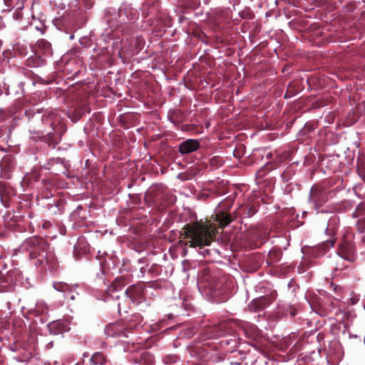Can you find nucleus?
<instances>
[{
  "label": "nucleus",
  "instance_id": "864d4df0",
  "mask_svg": "<svg viewBox=\"0 0 365 365\" xmlns=\"http://www.w3.org/2000/svg\"><path fill=\"white\" fill-rule=\"evenodd\" d=\"M2 251H3V248H2V247L0 246V257H1Z\"/></svg>",
  "mask_w": 365,
  "mask_h": 365
},
{
  "label": "nucleus",
  "instance_id": "7c9ffc66",
  "mask_svg": "<svg viewBox=\"0 0 365 365\" xmlns=\"http://www.w3.org/2000/svg\"><path fill=\"white\" fill-rule=\"evenodd\" d=\"M143 320V317L139 313H135L130 316L129 322L127 325H125L128 327V330L129 331L130 329H132L139 324Z\"/></svg>",
  "mask_w": 365,
  "mask_h": 365
},
{
  "label": "nucleus",
  "instance_id": "4be33fe9",
  "mask_svg": "<svg viewBox=\"0 0 365 365\" xmlns=\"http://www.w3.org/2000/svg\"><path fill=\"white\" fill-rule=\"evenodd\" d=\"M334 309V302H318L313 309L321 316H327Z\"/></svg>",
  "mask_w": 365,
  "mask_h": 365
},
{
  "label": "nucleus",
  "instance_id": "8fccbe9b",
  "mask_svg": "<svg viewBox=\"0 0 365 365\" xmlns=\"http://www.w3.org/2000/svg\"><path fill=\"white\" fill-rule=\"evenodd\" d=\"M49 226H50V222H45L43 224V227L45 229L48 228Z\"/></svg>",
  "mask_w": 365,
  "mask_h": 365
},
{
  "label": "nucleus",
  "instance_id": "9b49d317",
  "mask_svg": "<svg viewBox=\"0 0 365 365\" xmlns=\"http://www.w3.org/2000/svg\"><path fill=\"white\" fill-rule=\"evenodd\" d=\"M145 286L143 283H137L128 287L125 294L133 303L139 304L145 299Z\"/></svg>",
  "mask_w": 365,
  "mask_h": 365
},
{
  "label": "nucleus",
  "instance_id": "ddd939ff",
  "mask_svg": "<svg viewBox=\"0 0 365 365\" xmlns=\"http://www.w3.org/2000/svg\"><path fill=\"white\" fill-rule=\"evenodd\" d=\"M43 125H46L48 129L53 133L59 132L60 131V118L57 116V115L53 111H46L44 113V118H43Z\"/></svg>",
  "mask_w": 365,
  "mask_h": 365
},
{
  "label": "nucleus",
  "instance_id": "a211bd4d",
  "mask_svg": "<svg viewBox=\"0 0 365 365\" xmlns=\"http://www.w3.org/2000/svg\"><path fill=\"white\" fill-rule=\"evenodd\" d=\"M53 287L58 292L65 293V296L71 300L75 299L76 297L73 294L78 287V285L68 284L63 282H55L53 283Z\"/></svg>",
  "mask_w": 365,
  "mask_h": 365
},
{
  "label": "nucleus",
  "instance_id": "dca6fc26",
  "mask_svg": "<svg viewBox=\"0 0 365 365\" xmlns=\"http://www.w3.org/2000/svg\"><path fill=\"white\" fill-rule=\"evenodd\" d=\"M235 216H232L225 211H217L215 214L212 215L213 221L218 225L220 228H224L227 226L230 223L235 220Z\"/></svg>",
  "mask_w": 365,
  "mask_h": 365
},
{
  "label": "nucleus",
  "instance_id": "c03bdc74",
  "mask_svg": "<svg viewBox=\"0 0 365 365\" xmlns=\"http://www.w3.org/2000/svg\"><path fill=\"white\" fill-rule=\"evenodd\" d=\"M242 327L245 328V327H250L252 329H257L254 324H250L248 322H243Z\"/></svg>",
  "mask_w": 365,
  "mask_h": 365
},
{
  "label": "nucleus",
  "instance_id": "473e14b6",
  "mask_svg": "<svg viewBox=\"0 0 365 365\" xmlns=\"http://www.w3.org/2000/svg\"><path fill=\"white\" fill-rule=\"evenodd\" d=\"M88 109L86 104H83L76 108H75L73 111V115H74V118L73 120L77 121L85 113L86 110Z\"/></svg>",
  "mask_w": 365,
  "mask_h": 365
},
{
  "label": "nucleus",
  "instance_id": "4c0bfd02",
  "mask_svg": "<svg viewBox=\"0 0 365 365\" xmlns=\"http://www.w3.org/2000/svg\"><path fill=\"white\" fill-rule=\"evenodd\" d=\"M312 264L311 261H308L307 259H304V262H302L299 267L298 269L299 272H304L307 268H309Z\"/></svg>",
  "mask_w": 365,
  "mask_h": 365
},
{
  "label": "nucleus",
  "instance_id": "c85d7f7f",
  "mask_svg": "<svg viewBox=\"0 0 365 365\" xmlns=\"http://www.w3.org/2000/svg\"><path fill=\"white\" fill-rule=\"evenodd\" d=\"M90 361L93 365H104L106 358L101 352H96L92 355Z\"/></svg>",
  "mask_w": 365,
  "mask_h": 365
},
{
  "label": "nucleus",
  "instance_id": "2f4dec72",
  "mask_svg": "<svg viewBox=\"0 0 365 365\" xmlns=\"http://www.w3.org/2000/svg\"><path fill=\"white\" fill-rule=\"evenodd\" d=\"M165 365H181L180 359L176 355L168 354L164 357Z\"/></svg>",
  "mask_w": 365,
  "mask_h": 365
},
{
  "label": "nucleus",
  "instance_id": "f8f14e48",
  "mask_svg": "<svg viewBox=\"0 0 365 365\" xmlns=\"http://www.w3.org/2000/svg\"><path fill=\"white\" fill-rule=\"evenodd\" d=\"M105 334L110 337H127L128 327L123 322H115L108 324L105 328Z\"/></svg>",
  "mask_w": 365,
  "mask_h": 365
},
{
  "label": "nucleus",
  "instance_id": "49530a36",
  "mask_svg": "<svg viewBox=\"0 0 365 365\" xmlns=\"http://www.w3.org/2000/svg\"><path fill=\"white\" fill-rule=\"evenodd\" d=\"M274 154L271 152H268L266 153V158L268 160H272L273 158Z\"/></svg>",
  "mask_w": 365,
  "mask_h": 365
},
{
  "label": "nucleus",
  "instance_id": "6e6d98bb",
  "mask_svg": "<svg viewBox=\"0 0 365 365\" xmlns=\"http://www.w3.org/2000/svg\"><path fill=\"white\" fill-rule=\"evenodd\" d=\"M295 314L294 312H292V315L294 316Z\"/></svg>",
  "mask_w": 365,
  "mask_h": 365
},
{
  "label": "nucleus",
  "instance_id": "39448f33",
  "mask_svg": "<svg viewBox=\"0 0 365 365\" xmlns=\"http://www.w3.org/2000/svg\"><path fill=\"white\" fill-rule=\"evenodd\" d=\"M231 324L230 322L224 321L218 324L206 328L202 334V339L205 341L207 339H218L222 338L217 344L221 347L230 345L232 342H235V340L232 338H227V336H232L230 334L232 331Z\"/></svg>",
  "mask_w": 365,
  "mask_h": 365
},
{
  "label": "nucleus",
  "instance_id": "aec40b11",
  "mask_svg": "<svg viewBox=\"0 0 365 365\" xmlns=\"http://www.w3.org/2000/svg\"><path fill=\"white\" fill-rule=\"evenodd\" d=\"M34 51L42 56H50L52 54L51 44L45 39H39L35 44Z\"/></svg>",
  "mask_w": 365,
  "mask_h": 365
},
{
  "label": "nucleus",
  "instance_id": "412c9836",
  "mask_svg": "<svg viewBox=\"0 0 365 365\" xmlns=\"http://www.w3.org/2000/svg\"><path fill=\"white\" fill-rule=\"evenodd\" d=\"M1 173L4 177L9 178V174L14 168V158L11 155H5L0 162Z\"/></svg>",
  "mask_w": 365,
  "mask_h": 365
},
{
  "label": "nucleus",
  "instance_id": "4d7b16f0",
  "mask_svg": "<svg viewBox=\"0 0 365 365\" xmlns=\"http://www.w3.org/2000/svg\"><path fill=\"white\" fill-rule=\"evenodd\" d=\"M122 12H123V9H120V13L121 14Z\"/></svg>",
  "mask_w": 365,
  "mask_h": 365
},
{
  "label": "nucleus",
  "instance_id": "393cba45",
  "mask_svg": "<svg viewBox=\"0 0 365 365\" xmlns=\"http://www.w3.org/2000/svg\"><path fill=\"white\" fill-rule=\"evenodd\" d=\"M282 251L278 248L274 247L269 252V253L267 255V259H266V262L269 265H272V264L279 262V260L282 258Z\"/></svg>",
  "mask_w": 365,
  "mask_h": 365
},
{
  "label": "nucleus",
  "instance_id": "f257e3e1",
  "mask_svg": "<svg viewBox=\"0 0 365 365\" xmlns=\"http://www.w3.org/2000/svg\"><path fill=\"white\" fill-rule=\"evenodd\" d=\"M200 277V287L217 302L227 300L234 289L235 280L230 274H212L209 269L204 268Z\"/></svg>",
  "mask_w": 365,
  "mask_h": 365
},
{
  "label": "nucleus",
  "instance_id": "79ce46f5",
  "mask_svg": "<svg viewBox=\"0 0 365 365\" xmlns=\"http://www.w3.org/2000/svg\"><path fill=\"white\" fill-rule=\"evenodd\" d=\"M26 0H17L16 6L18 9H22L24 8V2Z\"/></svg>",
  "mask_w": 365,
  "mask_h": 365
},
{
  "label": "nucleus",
  "instance_id": "7ed1b4c3",
  "mask_svg": "<svg viewBox=\"0 0 365 365\" xmlns=\"http://www.w3.org/2000/svg\"><path fill=\"white\" fill-rule=\"evenodd\" d=\"M21 248L28 253L31 259H36V266L44 267L47 264L49 268L56 267L57 260L44 238L39 236L29 237L24 241Z\"/></svg>",
  "mask_w": 365,
  "mask_h": 365
},
{
  "label": "nucleus",
  "instance_id": "72a5a7b5",
  "mask_svg": "<svg viewBox=\"0 0 365 365\" xmlns=\"http://www.w3.org/2000/svg\"><path fill=\"white\" fill-rule=\"evenodd\" d=\"M14 51L16 53L25 56L27 54L28 48L26 45L16 43L14 48Z\"/></svg>",
  "mask_w": 365,
  "mask_h": 365
},
{
  "label": "nucleus",
  "instance_id": "b1692460",
  "mask_svg": "<svg viewBox=\"0 0 365 365\" xmlns=\"http://www.w3.org/2000/svg\"><path fill=\"white\" fill-rule=\"evenodd\" d=\"M65 202L61 198L53 199L47 205L48 210L52 215L61 214L63 210Z\"/></svg>",
  "mask_w": 365,
  "mask_h": 365
},
{
  "label": "nucleus",
  "instance_id": "20e7f679",
  "mask_svg": "<svg viewBox=\"0 0 365 365\" xmlns=\"http://www.w3.org/2000/svg\"><path fill=\"white\" fill-rule=\"evenodd\" d=\"M25 115L30 123L29 131L31 133L42 135L44 140L49 145L55 146L59 143L61 133L56 131L53 133L46 125H43V118H44V113L42 114L41 109H36V110L34 108L26 110Z\"/></svg>",
  "mask_w": 365,
  "mask_h": 365
},
{
  "label": "nucleus",
  "instance_id": "0eeeda50",
  "mask_svg": "<svg viewBox=\"0 0 365 365\" xmlns=\"http://www.w3.org/2000/svg\"><path fill=\"white\" fill-rule=\"evenodd\" d=\"M338 255L344 259L353 262L356 258V247L353 242V235H344L338 247Z\"/></svg>",
  "mask_w": 365,
  "mask_h": 365
},
{
  "label": "nucleus",
  "instance_id": "5fc2aeb1",
  "mask_svg": "<svg viewBox=\"0 0 365 365\" xmlns=\"http://www.w3.org/2000/svg\"><path fill=\"white\" fill-rule=\"evenodd\" d=\"M47 346L51 347L53 346V342H50Z\"/></svg>",
  "mask_w": 365,
  "mask_h": 365
},
{
  "label": "nucleus",
  "instance_id": "a878e982",
  "mask_svg": "<svg viewBox=\"0 0 365 365\" xmlns=\"http://www.w3.org/2000/svg\"><path fill=\"white\" fill-rule=\"evenodd\" d=\"M86 211L82 206L78 205L76 209L71 212L70 217L75 223H81L86 218Z\"/></svg>",
  "mask_w": 365,
  "mask_h": 365
},
{
  "label": "nucleus",
  "instance_id": "de8ad7c7",
  "mask_svg": "<svg viewBox=\"0 0 365 365\" xmlns=\"http://www.w3.org/2000/svg\"><path fill=\"white\" fill-rule=\"evenodd\" d=\"M118 312H121V309H123V312H126L127 310L125 309V308H122V306H121V303L120 302H118Z\"/></svg>",
  "mask_w": 365,
  "mask_h": 365
},
{
  "label": "nucleus",
  "instance_id": "cd10ccee",
  "mask_svg": "<svg viewBox=\"0 0 365 365\" xmlns=\"http://www.w3.org/2000/svg\"><path fill=\"white\" fill-rule=\"evenodd\" d=\"M41 173L38 171H32L30 173L26 174L21 181L23 186H30L32 182H36L40 179Z\"/></svg>",
  "mask_w": 365,
  "mask_h": 365
},
{
  "label": "nucleus",
  "instance_id": "c756f323",
  "mask_svg": "<svg viewBox=\"0 0 365 365\" xmlns=\"http://www.w3.org/2000/svg\"><path fill=\"white\" fill-rule=\"evenodd\" d=\"M225 163V160L220 156H212L209 159V165L211 169L215 170L222 167Z\"/></svg>",
  "mask_w": 365,
  "mask_h": 365
},
{
  "label": "nucleus",
  "instance_id": "9d476101",
  "mask_svg": "<svg viewBox=\"0 0 365 365\" xmlns=\"http://www.w3.org/2000/svg\"><path fill=\"white\" fill-rule=\"evenodd\" d=\"M132 281V275L126 274L116 277L112 282L110 287L108 288L107 296L105 300H108L109 297L118 299V296H114L113 293L120 290L125 285L130 283Z\"/></svg>",
  "mask_w": 365,
  "mask_h": 365
},
{
  "label": "nucleus",
  "instance_id": "5701e85b",
  "mask_svg": "<svg viewBox=\"0 0 365 365\" xmlns=\"http://www.w3.org/2000/svg\"><path fill=\"white\" fill-rule=\"evenodd\" d=\"M45 64V58L34 51V55L28 58L26 65L31 68L43 66Z\"/></svg>",
  "mask_w": 365,
  "mask_h": 365
},
{
  "label": "nucleus",
  "instance_id": "3c124183",
  "mask_svg": "<svg viewBox=\"0 0 365 365\" xmlns=\"http://www.w3.org/2000/svg\"><path fill=\"white\" fill-rule=\"evenodd\" d=\"M49 195H51V196H52V194L50 193L48 191H47L46 193L45 194V197L48 198L49 197Z\"/></svg>",
  "mask_w": 365,
  "mask_h": 365
},
{
  "label": "nucleus",
  "instance_id": "a18cd8bd",
  "mask_svg": "<svg viewBox=\"0 0 365 365\" xmlns=\"http://www.w3.org/2000/svg\"><path fill=\"white\" fill-rule=\"evenodd\" d=\"M335 240H327L326 242L327 246L334 247Z\"/></svg>",
  "mask_w": 365,
  "mask_h": 365
},
{
  "label": "nucleus",
  "instance_id": "ea45409f",
  "mask_svg": "<svg viewBox=\"0 0 365 365\" xmlns=\"http://www.w3.org/2000/svg\"><path fill=\"white\" fill-rule=\"evenodd\" d=\"M148 357V363H151L152 362V357L150 355H149L147 353H143L142 355H141V359H144L145 361H147V359H145V358Z\"/></svg>",
  "mask_w": 365,
  "mask_h": 365
},
{
  "label": "nucleus",
  "instance_id": "2eb2a0df",
  "mask_svg": "<svg viewBox=\"0 0 365 365\" xmlns=\"http://www.w3.org/2000/svg\"><path fill=\"white\" fill-rule=\"evenodd\" d=\"M47 329L51 335L62 334L70 330L68 322L64 320H55L47 324Z\"/></svg>",
  "mask_w": 365,
  "mask_h": 365
},
{
  "label": "nucleus",
  "instance_id": "6e6552de",
  "mask_svg": "<svg viewBox=\"0 0 365 365\" xmlns=\"http://www.w3.org/2000/svg\"><path fill=\"white\" fill-rule=\"evenodd\" d=\"M277 293L272 291L269 294L255 298L248 304V309L251 312H259L269 307L277 299Z\"/></svg>",
  "mask_w": 365,
  "mask_h": 365
},
{
  "label": "nucleus",
  "instance_id": "423d86ee",
  "mask_svg": "<svg viewBox=\"0 0 365 365\" xmlns=\"http://www.w3.org/2000/svg\"><path fill=\"white\" fill-rule=\"evenodd\" d=\"M333 190H329L320 185H314L309 192V200L314 205L316 210H319L332 197Z\"/></svg>",
  "mask_w": 365,
  "mask_h": 365
},
{
  "label": "nucleus",
  "instance_id": "bb28decb",
  "mask_svg": "<svg viewBox=\"0 0 365 365\" xmlns=\"http://www.w3.org/2000/svg\"><path fill=\"white\" fill-rule=\"evenodd\" d=\"M277 162L274 160L273 161H269L263 167L259 169L256 172V178L257 179H262L264 175H266L270 170L276 168Z\"/></svg>",
  "mask_w": 365,
  "mask_h": 365
},
{
  "label": "nucleus",
  "instance_id": "6ab92c4d",
  "mask_svg": "<svg viewBox=\"0 0 365 365\" xmlns=\"http://www.w3.org/2000/svg\"><path fill=\"white\" fill-rule=\"evenodd\" d=\"M200 142L196 139H187L178 145V152L181 155H186L196 151L200 148Z\"/></svg>",
  "mask_w": 365,
  "mask_h": 365
},
{
  "label": "nucleus",
  "instance_id": "09e8293b",
  "mask_svg": "<svg viewBox=\"0 0 365 365\" xmlns=\"http://www.w3.org/2000/svg\"><path fill=\"white\" fill-rule=\"evenodd\" d=\"M202 253L203 255H210V250H204L202 252Z\"/></svg>",
  "mask_w": 365,
  "mask_h": 365
},
{
  "label": "nucleus",
  "instance_id": "37998d69",
  "mask_svg": "<svg viewBox=\"0 0 365 365\" xmlns=\"http://www.w3.org/2000/svg\"><path fill=\"white\" fill-rule=\"evenodd\" d=\"M330 285L333 288V290L334 291L335 293H338L341 289V287H339L338 285L334 284V283H331Z\"/></svg>",
  "mask_w": 365,
  "mask_h": 365
},
{
  "label": "nucleus",
  "instance_id": "a19ab883",
  "mask_svg": "<svg viewBox=\"0 0 365 365\" xmlns=\"http://www.w3.org/2000/svg\"><path fill=\"white\" fill-rule=\"evenodd\" d=\"M292 84H289L288 86V88H287V92L285 93V96L284 97L285 98H287L288 97V92L290 93V94L289 95V96H293L294 94V92L295 91H293V88H292Z\"/></svg>",
  "mask_w": 365,
  "mask_h": 365
},
{
  "label": "nucleus",
  "instance_id": "f3484780",
  "mask_svg": "<svg viewBox=\"0 0 365 365\" xmlns=\"http://www.w3.org/2000/svg\"><path fill=\"white\" fill-rule=\"evenodd\" d=\"M21 219V216L16 215L14 211H9L3 217L5 226L11 230L20 229L19 222Z\"/></svg>",
  "mask_w": 365,
  "mask_h": 365
},
{
  "label": "nucleus",
  "instance_id": "4468645a",
  "mask_svg": "<svg viewBox=\"0 0 365 365\" xmlns=\"http://www.w3.org/2000/svg\"><path fill=\"white\" fill-rule=\"evenodd\" d=\"M16 195V190L7 182L0 181V198L5 207H9L10 199Z\"/></svg>",
  "mask_w": 365,
  "mask_h": 365
},
{
  "label": "nucleus",
  "instance_id": "1a4fd4ad",
  "mask_svg": "<svg viewBox=\"0 0 365 365\" xmlns=\"http://www.w3.org/2000/svg\"><path fill=\"white\" fill-rule=\"evenodd\" d=\"M263 262V257L259 253H253L246 256L242 262V267L247 272H255L259 269Z\"/></svg>",
  "mask_w": 365,
  "mask_h": 365
},
{
  "label": "nucleus",
  "instance_id": "f03ea898",
  "mask_svg": "<svg viewBox=\"0 0 365 365\" xmlns=\"http://www.w3.org/2000/svg\"><path fill=\"white\" fill-rule=\"evenodd\" d=\"M217 232L215 225L210 222L186 224L180 232V237L187 240H180L179 242L190 247H199L200 249H203L215 240Z\"/></svg>",
  "mask_w": 365,
  "mask_h": 365
},
{
  "label": "nucleus",
  "instance_id": "603ef678",
  "mask_svg": "<svg viewBox=\"0 0 365 365\" xmlns=\"http://www.w3.org/2000/svg\"><path fill=\"white\" fill-rule=\"evenodd\" d=\"M262 244H263V242H260L259 246L262 245ZM257 247H258L257 244H255V245L252 246L253 248H255Z\"/></svg>",
  "mask_w": 365,
  "mask_h": 365
},
{
  "label": "nucleus",
  "instance_id": "c9c22d12",
  "mask_svg": "<svg viewBox=\"0 0 365 365\" xmlns=\"http://www.w3.org/2000/svg\"><path fill=\"white\" fill-rule=\"evenodd\" d=\"M183 117H184V115L180 110H175L170 115L171 119L173 120H175V121L182 120Z\"/></svg>",
  "mask_w": 365,
  "mask_h": 365
},
{
  "label": "nucleus",
  "instance_id": "f704fd0d",
  "mask_svg": "<svg viewBox=\"0 0 365 365\" xmlns=\"http://www.w3.org/2000/svg\"><path fill=\"white\" fill-rule=\"evenodd\" d=\"M365 215V203L361 202L358 205V206L356 207L354 213L353 217H359Z\"/></svg>",
  "mask_w": 365,
  "mask_h": 365
},
{
  "label": "nucleus",
  "instance_id": "58836bf2",
  "mask_svg": "<svg viewBox=\"0 0 365 365\" xmlns=\"http://www.w3.org/2000/svg\"><path fill=\"white\" fill-rule=\"evenodd\" d=\"M257 212V210L255 205H252V206L249 207L248 215L250 216L255 214Z\"/></svg>",
  "mask_w": 365,
  "mask_h": 365
},
{
  "label": "nucleus",
  "instance_id": "e433bc0d",
  "mask_svg": "<svg viewBox=\"0 0 365 365\" xmlns=\"http://www.w3.org/2000/svg\"><path fill=\"white\" fill-rule=\"evenodd\" d=\"M356 227L359 232L361 233L365 232V217H361L358 220Z\"/></svg>",
  "mask_w": 365,
  "mask_h": 365
}]
</instances>
